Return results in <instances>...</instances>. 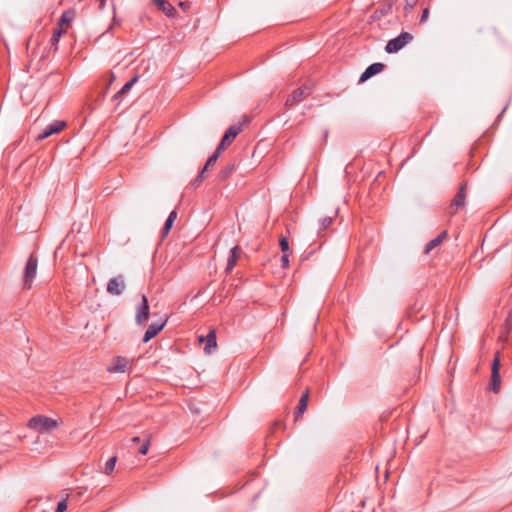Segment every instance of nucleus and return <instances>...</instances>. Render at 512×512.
I'll return each instance as SVG.
<instances>
[{
  "instance_id": "f257e3e1",
  "label": "nucleus",
  "mask_w": 512,
  "mask_h": 512,
  "mask_svg": "<svg viewBox=\"0 0 512 512\" xmlns=\"http://www.w3.org/2000/svg\"><path fill=\"white\" fill-rule=\"evenodd\" d=\"M28 428L44 434L53 431L59 426L56 419L44 415H36L29 419L27 423Z\"/></svg>"
},
{
  "instance_id": "f03ea898",
  "label": "nucleus",
  "mask_w": 512,
  "mask_h": 512,
  "mask_svg": "<svg viewBox=\"0 0 512 512\" xmlns=\"http://www.w3.org/2000/svg\"><path fill=\"white\" fill-rule=\"evenodd\" d=\"M38 266V258L35 254H31L26 262L24 272H23V286L26 289H30L32 286V282L37 273Z\"/></svg>"
},
{
  "instance_id": "7ed1b4c3",
  "label": "nucleus",
  "mask_w": 512,
  "mask_h": 512,
  "mask_svg": "<svg viewBox=\"0 0 512 512\" xmlns=\"http://www.w3.org/2000/svg\"><path fill=\"white\" fill-rule=\"evenodd\" d=\"M413 39L412 34L409 32H402L397 37L389 40L386 44L385 51L389 54L397 53L405 45L411 42Z\"/></svg>"
},
{
  "instance_id": "20e7f679",
  "label": "nucleus",
  "mask_w": 512,
  "mask_h": 512,
  "mask_svg": "<svg viewBox=\"0 0 512 512\" xmlns=\"http://www.w3.org/2000/svg\"><path fill=\"white\" fill-rule=\"evenodd\" d=\"M500 352L497 351L494 355L492 366H491V382L490 389L494 393H499L501 389V376H500Z\"/></svg>"
},
{
  "instance_id": "39448f33",
  "label": "nucleus",
  "mask_w": 512,
  "mask_h": 512,
  "mask_svg": "<svg viewBox=\"0 0 512 512\" xmlns=\"http://www.w3.org/2000/svg\"><path fill=\"white\" fill-rule=\"evenodd\" d=\"M311 92H312V88L307 85L297 88L287 98V100L285 102V106L287 108H291V107L295 106L296 104L303 101L306 97H308L311 94Z\"/></svg>"
},
{
  "instance_id": "423d86ee",
  "label": "nucleus",
  "mask_w": 512,
  "mask_h": 512,
  "mask_svg": "<svg viewBox=\"0 0 512 512\" xmlns=\"http://www.w3.org/2000/svg\"><path fill=\"white\" fill-rule=\"evenodd\" d=\"M241 131H242L241 125L230 126L224 133L216 150H218L219 152H222L223 150H225V148L234 141V139L241 133Z\"/></svg>"
},
{
  "instance_id": "0eeeda50",
  "label": "nucleus",
  "mask_w": 512,
  "mask_h": 512,
  "mask_svg": "<svg viewBox=\"0 0 512 512\" xmlns=\"http://www.w3.org/2000/svg\"><path fill=\"white\" fill-rule=\"evenodd\" d=\"M150 316L149 302L146 295H142L141 302L136 308L135 322L138 325L145 323Z\"/></svg>"
},
{
  "instance_id": "6e6552de",
  "label": "nucleus",
  "mask_w": 512,
  "mask_h": 512,
  "mask_svg": "<svg viewBox=\"0 0 512 512\" xmlns=\"http://www.w3.org/2000/svg\"><path fill=\"white\" fill-rule=\"evenodd\" d=\"M466 199V185H462L451 201V204L448 208L449 214H455L459 211V209L463 208L465 205Z\"/></svg>"
},
{
  "instance_id": "1a4fd4ad",
  "label": "nucleus",
  "mask_w": 512,
  "mask_h": 512,
  "mask_svg": "<svg viewBox=\"0 0 512 512\" xmlns=\"http://www.w3.org/2000/svg\"><path fill=\"white\" fill-rule=\"evenodd\" d=\"M125 282L122 275L113 277L107 284V292L111 295H121L125 290Z\"/></svg>"
},
{
  "instance_id": "9d476101",
  "label": "nucleus",
  "mask_w": 512,
  "mask_h": 512,
  "mask_svg": "<svg viewBox=\"0 0 512 512\" xmlns=\"http://www.w3.org/2000/svg\"><path fill=\"white\" fill-rule=\"evenodd\" d=\"M166 323H167V317L164 320H162L161 322L151 323L144 333V336L142 339L143 343H147L152 338H154L156 335H158L163 330Z\"/></svg>"
},
{
  "instance_id": "9b49d317",
  "label": "nucleus",
  "mask_w": 512,
  "mask_h": 512,
  "mask_svg": "<svg viewBox=\"0 0 512 512\" xmlns=\"http://www.w3.org/2000/svg\"><path fill=\"white\" fill-rule=\"evenodd\" d=\"M65 126L66 123L64 121H54L53 123L49 124L41 133H39L36 139L38 141L44 140L55 133H59Z\"/></svg>"
},
{
  "instance_id": "f8f14e48",
  "label": "nucleus",
  "mask_w": 512,
  "mask_h": 512,
  "mask_svg": "<svg viewBox=\"0 0 512 512\" xmlns=\"http://www.w3.org/2000/svg\"><path fill=\"white\" fill-rule=\"evenodd\" d=\"M385 68V65L380 62L373 63L369 65L366 70L361 74L359 78V82H365L372 76L378 74Z\"/></svg>"
},
{
  "instance_id": "ddd939ff",
  "label": "nucleus",
  "mask_w": 512,
  "mask_h": 512,
  "mask_svg": "<svg viewBox=\"0 0 512 512\" xmlns=\"http://www.w3.org/2000/svg\"><path fill=\"white\" fill-rule=\"evenodd\" d=\"M308 400H309V389H306L302 393L299 403L295 409V412H294L295 421H297L299 418H301L302 415L304 414V412L306 411L307 405H308Z\"/></svg>"
},
{
  "instance_id": "4468645a",
  "label": "nucleus",
  "mask_w": 512,
  "mask_h": 512,
  "mask_svg": "<svg viewBox=\"0 0 512 512\" xmlns=\"http://www.w3.org/2000/svg\"><path fill=\"white\" fill-rule=\"evenodd\" d=\"M129 360L122 356H117L113 366L108 368L109 372L124 373L129 367Z\"/></svg>"
},
{
  "instance_id": "2eb2a0df",
  "label": "nucleus",
  "mask_w": 512,
  "mask_h": 512,
  "mask_svg": "<svg viewBox=\"0 0 512 512\" xmlns=\"http://www.w3.org/2000/svg\"><path fill=\"white\" fill-rule=\"evenodd\" d=\"M153 2L168 17H173L176 14V9L167 0H153Z\"/></svg>"
},
{
  "instance_id": "dca6fc26",
  "label": "nucleus",
  "mask_w": 512,
  "mask_h": 512,
  "mask_svg": "<svg viewBox=\"0 0 512 512\" xmlns=\"http://www.w3.org/2000/svg\"><path fill=\"white\" fill-rule=\"evenodd\" d=\"M447 237V231H442L438 236L429 241L424 249V254L428 255L433 249L438 247Z\"/></svg>"
},
{
  "instance_id": "f3484780",
  "label": "nucleus",
  "mask_w": 512,
  "mask_h": 512,
  "mask_svg": "<svg viewBox=\"0 0 512 512\" xmlns=\"http://www.w3.org/2000/svg\"><path fill=\"white\" fill-rule=\"evenodd\" d=\"M240 247L235 245L230 250V255L227 260L226 272H230L237 264L239 258Z\"/></svg>"
},
{
  "instance_id": "a211bd4d",
  "label": "nucleus",
  "mask_w": 512,
  "mask_h": 512,
  "mask_svg": "<svg viewBox=\"0 0 512 512\" xmlns=\"http://www.w3.org/2000/svg\"><path fill=\"white\" fill-rule=\"evenodd\" d=\"M206 344H205V347H204V350L206 353H211L212 349H215L216 346H217V341H216V333L214 330H211L207 336H206Z\"/></svg>"
},
{
  "instance_id": "6ab92c4d",
  "label": "nucleus",
  "mask_w": 512,
  "mask_h": 512,
  "mask_svg": "<svg viewBox=\"0 0 512 512\" xmlns=\"http://www.w3.org/2000/svg\"><path fill=\"white\" fill-rule=\"evenodd\" d=\"M137 76L133 77L131 80H129L127 83L124 84V86L114 95V99H118L125 93H127L133 85L137 82Z\"/></svg>"
},
{
  "instance_id": "aec40b11",
  "label": "nucleus",
  "mask_w": 512,
  "mask_h": 512,
  "mask_svg": "<svg viewBox=\"0 0 512 512\" xmlns=\"http://www.w3.org/2000/svg\"><path fill=\"white\" fill-rule=\"evenodd\" d=\"M510 318H511V314H509V316L507 317L506 321H505V324L501 330V333L499 335V340L500 341H507L508 340V337H509V333H510V329H511V323H510Z\"/></svg>"
},
{
  "instance_id": "412c9836",
  "label": "nucleus",
  "mask_w": 512,
  "mask_h": 512,
  "mask_svg": "<svg viewBox=\"0 0 512 512\" xmlns=\"http://www.w3.org/2000/svg\"><path fill=\"white\" fill-rule=\"evenodd\" d=\"M74 18V12L71 10L64 11L59 20V28H63L64 25L70 24Z\"/></svg>"
},
{
  "instance_id": "4be33fe9",
  "label": "nucleus",
  "mask_w": 512,
  "mask_h": 512,
  "mask_svg": "<svg viewBox=\"0 0 512 512\" xmlns=\"http://www.w3.org/2000/svg\"><path fill=\"white\" fill-rule=\"evenodd\" d=\"M221 152H219L218 150H215L214 153L207 159L204 167L202 168V173H205L209 167L211 166H214L215 163L217 162L219 156H220Z\"/></svg>"
},
{
  "instance_id": "5701e85b",
  "label": "nucleus",
  "mask_w": 512,
  "mask_h": 512,
  "mask_svg": "<svg viewBox=\"0 0 512 512\" xmlns=\"http://www.w3.org/2000/svg\"><path fill=\"white\" fill-rule=\"evenodd\" d=\"M65 32H66V29H64V28H58V29L54 30V32L51 36L50 42H51L52 46H55V49L57 48V44L59 43V40H60L62 34Z\"/></svg>"
},
{
  "instance_id": "b1692460",
  "label": "nucleus",
  "mask_w": 512,
  "mask_h": 512,
  "mask_svg": "<svg viewBox=\"0 0 512 512\" xmlns=\"http://www.w3.org/2000/svg\"><path fill=\"white\" fill-rule=\"evenodd\" d=\"M116 462H117L116 456H113L107 460V462L105 463V470H104L105 474L109 475L112 473V471L115 468Z\"/></svg>"
},
{
  "instance_id": "393cba45",
  "label": "nucleus",
  "mask_w": 512,
  "mask_h": 512,
  "mask_svg": "<svg viewBox=\"0 0 512 512\" xmlns=\"http://www.w3.org/2000/svg\"><path fill=\"white\" fill-rule=\"evenodd\" d=\"M279 245L283 254L290 253L289 242L286 236L280 238Z\"/></svg>"
},
{
  "instance_id": "a878e982",
  "label": "nucleus",
  "mask_w": 512,
  "mask_h": 512,
  "mask_svg": "<svg viewBox=\"0 0 512 512\" xmlns=\"http://www.w3.org/2000/svg\"><path fill=\"white\" fill-rule=\"evenodd\" d=\"M235 169V165L234 164H229L227 165L220 173V177L221 179H226L228 178L231 173L234 171Z\"/></svg>"
},
{
  "instance_id": "bb28decb",
  "label": "nucleus",
  "mask_w": 512,
  "mask_h": 512,
  "mask_svg": "<svg viewBox=\"0 0 512 512\" xmlns=\"http://www.w3.org/2000/svg\"><path fill=\"white\" fill-rule=\"evenodd\" d=\"M149 446H150V439H147L146 441L143 442V444L139 448V453L141 455H146L148 453Z\"/></svg>"
},
{
  "instance_id": "cd10ccee",
  "label": "nucleus",
  "mask_w": 512,
  "mask_h": 512,
  "mask_svg": "<svg viewBox=\"0 0 512 512\" xmlns=\"http://www.w3.org/2000/svg\"><path fill=\"white\" fill-rule=\"evenodd\" d=\"M68 503L66 499L58 502L55 512H64L67 509Z\"/></svg>"
},
{
  "instance_id": "c85d7f7f",
  "label": "nucleus",
  "mask_w": 512,
  "mask_h": 512,
  "mask_svg": "<svg viewBox=\"0 0 512 512\" xmlns=\"http://www.w3.org/2000/svg\"><path fill=\"white\" fill-rule=\"evenodd\" d=\"M176 219H177V212H176V210H173L170 212V214L164 224H173L176 221Z\"/></svg>"
},
{
  "instance_id": "c756f323",
  "label": "nucleus",
  "mask_w": 512,
  "mask_h": 512,
  "mask_svg": "<svg viewBox=\"0 0 512 512\" xmlns=\"http://www.w3.org/2000/svg\"><path fill=\"white\" fill-rule=\"evenodd\" d=\"M173 226H163L161 232H160V239L161 241H163L167 236L168 234L170 233V230Z\"/></svg>"
},
{
  "instance_id": "7c9ffc66",
  "label": "nucleus",
  "mask_w": 512,
  "mask_h": 512,
  "mask_svg": "<svg viewBox=\"0 0 512 512\" xmlns=\"http://www.w3.org/2000/svg\"><path fill=\"white\" fill-rule=\"evenodd\" d=\"M289 254L290 253H285L281 256V267L284 269L288 268L289 266Z\"/></svg>"
},
{
  "instance_id": "2f4dec72",
  "label": "nucleus",
  "mask_w": 512,
  "mask_h": 512,
  "mask_svg": "<svg viewBox=\"0 0 512 512\" xmlns=\"http://www.w3.org/2000/svg\"><path fill=\"white\" fill-rule=\"evenodd\" d=\"M203 175H204V173H202V171H200V173L196 177V179L191 182V186L196 187L203 180Z\"/></svg>"
},
{
  "instance_id": "473e14b6",
  "label": "nucleus",
  "mask_w": 512,
  "mask_h": 512,
  "mask_svg": "<svg viewBox=\"0 0 512 512\" xmlns=\"http://www.w3.org/2000/svg\"><path fill=\"white\" fill-rule=\"evenodd\" d=\"M428 16H429V8H424L422 11L421 18H420V23H424L428 19Z\"/></svg>"
},
{
  "instance_id": "72a5a7b5",
  "label": "nucleus",
  "mask_w": 512,
  "mask_h": 512,
  "mask_svg": "<svg viewBox=\"0 0 512 512\" xmlns=\"http://www.w3.org/2000/svg\"><path fill=\"white\" fill-rule=\"evenodd\" d=\"M179 7L182 8L184 11H187L190 7L189 2H179Z\"/></svg>"
},
{
  "instance_id": "f704fd0d",
  "label": "nucleus",
  "mask_w": 512,
  "mask_h": 512,
  "mask_svg": "<svg viewBox=\"0 0 512 512\" xmlns=\"http://www.w3.org/2000/svg\"><path fill=\"white\" fill-rule=\"evenodd\" d=\"M332 222H333V218H332V217H330V216H328V217H324V218H323V220H322L321 224H327V225H330V224H332Z\"/></svg>"
},
{
  "instance_id": "c9c22d12",
  "label": "nucleus",
  "mask_w": 512,
  "mask_h": 512,
  "mask_svg": "<svg viewBox=\"0 0 512 512\" xmlns=\"http://www.w3.org/2000/svg\"><path fill=\"white\" fill-rule=\"evenodd\" d=\"M283 425L282 421L280 420H277V421H274L273 422V428H278V427H281Z\"/></svg>"
},
{
  "instance_id": "e433bc0d",
  "label": "nucleus",
  "mask_w": 512,
  "mask_h": 512,
  "mask_svg": "<svg viewBox=\"0 0 512 512\" xmlns=\"http://www.w3.org/2000/svg\"><path fill=\"white\" fill-rule=\"evenodd\" d=\"M99 2V8L102 9L105 6L106 0H98Z\"/></svg>"
},
{
  "instance_id": "4c0bfd02",
  "label": "nucleus",
  "mask_w": 512,
  "mask_h": 512,
  "mask_svg": "<svg viewBox=\"0 0 512 512\" xmlns=\"http://www.w3.org/2000/svg\"><path fill=\"white\" fill-rule=\"evenodd\" d=\"M131 441H132L133 443H139V442H140V437L135 436V437H133V438L131 439Z\"/></svg>"
},
{
  "instance_id": "58836bf2",
  "label": "nucleus",
  "mask_w": 512,
  "mask_h": 512,
  "mask_svg": "<svg viewBox=\"0 0 512 512\" xmlns=\"http://www.w3.org/2000/svg\"><path fill=\"white\" fill-rule=\"evenodd\" d=\"M498 221H499V219L495 220L493 224H494V225H497V224H498Z\"/></svg>"
}]
</instances>
